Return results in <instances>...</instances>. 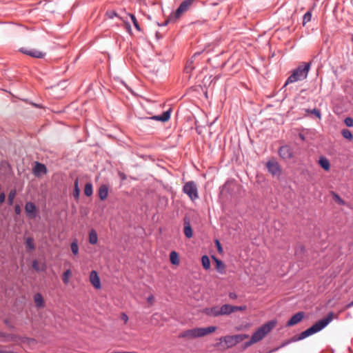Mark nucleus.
Instances as JSON below:
<instances>
[{
	"label": "nucleus",
	"mask_w": 353,
	"mask_h": 353,
	"mask_svg": "<svg viewBox=\"0 0 353 353\" xmlns=\"http://www.w3.org/2000/svg\"><path fill=\"white\" fill-rule=\"evenodd\" d=\"M70 248H71V251L74 254V255H77L78 253H79V245H78V242H77V239H74L70 244Z\"/></svg>",
	"instance_id": "obj_29"
},
{
	"label": "nucleus",
	"mask_w": 353,
	"mask_h": 353,
	"mask_svg": "<svg viewBox=\"0 0 353 353\" xmlns=\"http://www.w3.org/2000/svg\"><path fill=\"white\" fill-rule=\"evenodd\" d=\"M341 134L345 139H347L348 140H352L353 139L352 134L348 129H343L341 130Z\"/></svg>",
	"instance_id": "obj_30"
},
{
	"label": "nucleus",
	"mask_w": 353,
	"mask_h": 353,
	"mask_svg": "<svg viewBox=\"0 0 353 353\" xmlns=\"http://www.w3.org/2000/svg\"><path fill=\"white\" fill-rule=\"evenodd\" d=\"M334 313L333 312H329L327 315V316L324 319H322L317 322H316L314 324H313L310 327L307 328L305 331L302 332L298 338L295 339L294 337L291 340L289 341H296L299 340H303L314 334H316L321 330H322L323 328H325L333 319ZM289 343L288 344H290Z\"/></svg>",
	"instance_id": "obj_1"
},
{
	"label": "nucleus",
	"mask_w": 353,
	"mask_h": 353,
	"mask_svg": "<svg viewBox=\"0 0 353 353\" xmlns=\"http://www.w3.org/2000/svg\"><path fill=\"white\" fill-rule=\"evenodd\" d=\"M90 281L96 289L101 288L100 279L95 270L91 271L90 274Z\"/></svg>",
	"instance_id": "obj_13"
},
{
	"label": "nucleus",
	"mask_w": 353,
	"mask_h": 353,
	"mask_svg": "<svg viewBox=\"0 0 353 353\" xmlns=\"http://www.w3.org/2000/svg\"><path fill=\"white\" fill-rule=\"evenodd\" d=\"M183 192L186 194L192 201L199 198L197 186L192 181L187 182L183 185Z\"/></svg>",
	"instance_id": "obj_6"
},
{
	"label": "nucleus",
	"mask_w": 353,
	"mask_h": 353,
	"mask_svg": "<svg viewBox=\"0 0 353 353\" xmlns=\"http://www.w3.org/2000/svg\"><path fill=\"white\" fill-rule=\"evenodd\" d=\"M310 68L311 62L303 63L302 65H299L296 68L292 70V74L287 79L284 86H286L290 83L305 79L307 77Z\"/></svg>",
	"instance_id": "obj_2"
},
{
	"label": "nucleus",
	"mask_w": 353,
	"mask_h": 353,
	"mask_svg": "<svg viewBox=\"0 0 353 353\" xmlns=\"http://www.w3.org/2000/svg\"><path fill=\"white\" fill-rule=\"evenodd\" d=\"M20 51L25 54H27L28 56H30V57H34V58L41 59L45 56L44 52H42L36 49H26V48H22L20 49Z\"/></svg>",
	"instance_id": "obj_9"
},
{
	"label": "nucleus",
	"mask_w": 353,
	"mask_h": 353,
	"mask_svg": "<svg viewBox=\"0 0 353 353\" xmlns=\"http://www.w3.org/2000/svg\"><path fill=\"white\" fill-rule=\"evenodd\" d=\"M80 194V190L79 188V180L77 179L74 183L73 196L76 199H79Z\"/></svg>",
	"instance_id": "obj_25"
},
{
	"label": "nucleus",
	"mask_w": 353,
	"mask_h": 353,
	"mask_svg": "<svg viewBox=\"0 0 353 353\" xmlns=\"http://www.w3.org/2000/svg\"><path fill=\"white\" fill-rule=\"evenodd\" d=\"M256 342L255 341H253V339L252 337L251 336V339L250 341H246L244 344H243V348H247L248 347H250L251 345H252L253 343H255Z\"/></svg>",
	"instance_id": "obj_42"
},
{
	"label": "nucleus",
	"mask_w": 353,
	"mask_h": 353,
	"mask_svg": "<svg viewBox=\"0 0 353 353\" xmlns=\"http://www.w3.org/2000/svg\"><path fill=\"white\" fill-rule=\"evenodd\" d=\"M84 193L87 196H90L93 193L92 185L91 183H87L85 185Z\"/></svg>",
	"instance_id": "obj_28"
},
{
	"label": "nucleus",
	"mask_w": 353,
	"mask_h": 353,
	"mask_svg": "<svg viewBox=\"0 0 353 353\" xmlns=\"http://www.w3.org/2000/svg\"><path fill=\"white\" fill-rule=\"evenodd\" d=\"M334 196L339 203H343V201L340 198V196H339L337 194H335Z\"/></svg>",
	"instance_id": "obj_49"
},
{
	"label": "nucleus",
	"mask_w": 353,
	"mask_h": 353,
	"mask_svg": "<svg viewBox=\"0 0 353 353\" xmlns=\"http://www.w3.org/2000/svg\"><path fill=\"white\" fill-rule=\"evenodd\" d=\"M353 307V301L347 304L345 307V309H349L350 307Z\"/></svg>",
	"instance_id": "obj_50"
},
{
	"label": "nucleus",
	"mask_w": 353,
	"mask_h": 353,
	"mask_svg": "<svg viewBox=\"0 0 353 353\" xmlns=\"http://www.w3.org/2000/svg\"><path fill=\"white\" fill-rule=\"evenodd\" d=\"M26 244L27 248L30 250H33L35 248V245L34 243V241L31 237H28L26 240Z\"/></svg>",
	"instance_id": "obj_33"
},
{
	"label": "nucleus",
	"mask_w": 353,
	"mask_h": 353,
	"mask_svg": "<svg viewBox=\"0 0 353 353\" xmlns=\"http://www.w3.org/2000/svg\"><path fill=\"white\" fill-rule=\"evenodd\" d=\"M0 353H13V352L6 351L3 349H0Z\"/></svg>",
	"instance_id": "obj_52"
},
{
	"label": "nucleus",
	"mask_w": 353,
	"mask_h": 353,
	"mask_svg": "<svg viewBox=\"0 0 353 353\" xmlns=\"http://www.w3.org/2000/svg\"><path fill=\"white\" fill-rule=\"evenodd\" d=\"M34 301L37 307H43V299L42 295L40 293H37L34 296Z\"/></svg>",
	"instance_id": "obj_21"
},
{
	"label": "nucleus",
	"mask_w": 353,
	"mask_h": 353,
	"mask_svg": "<svg viewBox=\"0 0 353 353\" xmlns=\"http://www.w3.org/2000/svg\"><path fill=\"white\" fill-rule=\"evenodd\" d=\"M289 343H290V341H285L280 346H279V347H277L276 348H274V349L268 351L266 353H273V352H275L278 351L280 348H282V347L288 345Z\"/></svg>",
	"instance_id": "obj_37"
},
{
	"label": "nucleus",
	"mask_w": 353,
	"mask_h": 353,
	"mask_svg": "<svg viewBox=\"0 0 353 353\" xmlns=\"http://www.w3.org/2000/svg\"><path fill=\"white\" fill-rule=\"evenodd\" d=\"M223 341L228 347H232L235 345V341L233 336H226L223 338Z\"/></svg>",
	"instance_id": "obj_27"
},
{
	"label": "nucleus",
	"mask_w": 353,
	"mask_h": 353,
	"mask_svg": "<svg viewBox=\"0 0 353 353\" xmlns=\"http://www.w3.org/2000/svg\"><path fill=\"white\" fill-rule=\"evenodd\" d=\"M17 192L16 190H12L8 196V205H12L13 204L14 199L16 196Z\"/></svg>",
	"instance_id": "obj_31"
},
{
	"label": "nucleus",
	"mask_w": 353,
	"mask_h": 353,
	"mask_svg": "<svg viewBox=\"0 0 353 353\" xmlns=\"http://www.w3.org/2000/svg\"><path fill=\"white\" fill-rule=\"evenodd\" d=\"M311 114L316 116L317 118L321 119V111L316 108H314L312 110H310Z\"/></svg>",
	"instance_id": "obj_39"
},
{
	"label": "nucleus",
	"mask_w": 353,
	"mask_h": 353,
	"mask_svg": "<svg viewBox=\"0 0 353 353\" xmlns=\"http://www.w3.org/2000/svg\"><path fill=\"white\" fill-rule=\"evenodd\" d=\"M266 167L273 176H279L281 174V168L279 163L274 160L267 162Z\"/></svg>",
	"instance_id": "obj_7"
},
{
	"label": "nucleus",
	"mask_w": 353,
	"mask_h": 353,
	"mask_svg": "<svg viewBox=\"0 0 353 353\" xmlns=\"http://www.w3.org/2000/svg\"><path fill=\"white\" fill-rule=\"evenodd\" d=\"M32 268L37 272L40 271L38 262L36 260L32 261Z\"/></svg>",
	"instance_id": "obj_43"
},
{
	"label": "nucleus",
	"mask_w": 353,
	"mask_h": 353,
	"mask_svg": "<svg viewBox=\"0 0 353 353\" xmlns=\"http://www.w3.org/2000/svg\"><path fill=\"white\" fill-rule=\"evenodd\" d=\"M199 54V53H195L191 59L187 62L185 68V70L187 73L190 72L194 69V67L192 65L193 59Z\"/></svg>",
	"instance_id": "obj_24"
},
{
	"label": "nucleus",
	"mask_w": 353,
	"mask_h": 353,
	"mask_svg": "<svg viewBox=\"0 0 353 353\" xmlns=\"http://www.w3.org/2000/svg\"><path fill=\"white\" fill-rule=\"evenodd\" d=\"M233 337H234V339L235 341V345H236L237 343L242 341L243 339H247L248 337V334H236V335H233Z\"/></svg>",
	"instance_id": "obj_32"
},
{
	"label": "nucleus",
	"mask_w": 353,
	"mask_h": 353,
	"mask_svg": "<svg viewBox=\"0 0 353 353\" xmlns=\"http://www.w3.org/2000/svg\"><path fill=\"white\" fill-rule=\"evenodd\" d=\"M25 210L27 215L30 218H35L37 216V208L32 202H27L25 205Z\"/></svg>",
	"instance_id": "obj_12"
},
{
	"label": "nucleus",
	"mask_w": 353,
	"mask_h": 353,
	"mask_svg": "<svg viewBox=\"0 0 353 353\" xmlns=\"http://www.w3.org/2000/svg\"><path fill=\"white\" fill-rule=\"evenodd\" d=\"M221 315H229L233 312L232 305L224 304L220 307Z\"/></svg>",
	"instance_id": "obj_18"
},
{
	"label": "nucleus",
	"mask_w": 353,
	"mask_h": 353,
	"mask_svg": "<svg viewBox=\"0 0 353 353\" xmlns=\"http://www.w3.org/2000/svg\"><path fill=\"white\" fill-rule=\"evenodd\" d=\"M204 313L210 316H221L220 307L214 306L204 309Z\"/></svg>",
	"instance_id": "obj_17"
},
{
	"label": "nucleus",
	"mask_w": 353,
	"mask_h": 353,
	"mask_svg": "<svg viewBox=\"0 0 353 353\" xmlns=\"http://www.w3.org/2000/svg\"><path fill=\"white\" fill-rule=\"evenodd\" d=\"M213 259L214 260V261L216 263V268L217 271L219 273L223 274L224 272L225 264L223 263L222 261L216 259L214 256H213Z\"/></svg>",
	"instance_id": "obj_22"
},
{
	"label": "nucleus",
	"mask_w": 353,
	"mask_h": 353,
	"mask_svg": "<svg viewBox=\"0 0 353 353\" xmlns=\"http://www.w3.org/2000/svg\"><path fill=\"white\" fill-rule=\"evenodd\" d=\"M216 330L215 326H210L207 327H196L190 330H187L181 332L179 335L182 338L194 339L197 337H202L208 334L214 332Z\"/></svg>",
	"instance_id": "obj_3"
},
{
	"label": "nucleus",
	"mask_w": 353,
	"mask_h": 353,
	"mask_svg": "<svg viewBox=\"0 0 353 353\" xmlns=\"http://www.w3.org/2000/svg\"><path fill=\"white\" fill-rule=\"evenodd\" d=\"M70 276H71L70 270H67L64 272L63 276H62V280L65 284H67L69 282V278Z\"/></svg>",
	"instance_id": "obj_34"
},
{
	"label": "nucleus",
	"mask_w": 353,
	"mask_h": 353,
	"mask_svg": "<svg viewBox=\"0 0 353 353\" xmlns=\"http://www.w3.org/2000/svg\"><path fill=\"white\" fill-rule=\"evenodd\" d=\"M130 17H131V19H132V22H133V24H134V27H135L138 30H140V27H139V26L138 21H137V19H136L135 16H134V15H133V14H131V15H130Z\"/></svg>",
	"instance_id": "obj_40"
},
{
	"label": "nucleus",
	"mask_w": 353,
	"mask_h": 353,
	"mask_svg": "<svg viewBox=\"0 0 353 353\" xmlns=\"http://www.w3.org/2000/svg\"><path fill=\"white\" fill-rule=\"evenodd\" d=\"M97 241H98L97 233L95 231V230L92 229L89 232V243L92 245H95V244H97Z\"/></svg>",
	"instance_id": "obj_20"
},
{
	"label": "nucleus",
	"mask_w": 353,
	"mask_h": 353,
	"mask_svg": "<svg viewBox=\"0 0 353 353\" xmlns=\"http://www.w3.org/2000/svg\"><path fill=\"white\" fill-rule=\"evenodd\" d=\"M121 319L126 323L128 321V316L125 313H122L121 315Z\"/></svg>",
	"instance_id": "obj_45"
},
{
	"label": "nucleus",
	"mask_w": 353,
	"mask_h": 353,
	"mask_svg": "<svg viewBox=\"0 0 353 353\" xmlns=\"http://www.w3.org/2000/svg\"><path fill=\"white\" fill-rule=\"evenodd\" d=\"M170 260L172 264L178 265L179 263V255L176 252L172 251L170 254Z\"/></svg>",
	"instance_id": "obj_23"
},
{
	"label": "nucleus",
	"mask_w": 353,
	"mask_h": 353,
	"mask_svg": "<svg viewBox=\"0 0 353 353\" xmlns=\"http://www.w3.org/2000/svg\"><path fill=\"white\" fill-rule=\"evenodd\" d=\"M109 187L106 184L100 185L98 191L99 196L101 201H104L108 196Z\"/></svg>",
	"instance_id": "obj_16"
},
{
	"label": "nucleus",
	"mask_w": 353,
	"mask_h": 353,
	"mask_svg": "<svg viewBox=\"0 0 353 353\" xmlns=\"http://www.w3.org/2000/svg\"><path fill=\"white\" fill-rule=\"evenodd\" d=\"M14 212L17 214H19L21 213V208L19 205H16L14 206Z\"/></svg>",
	"instance_id": "obj_47"
},
{
	"label": "nucleus",
	"mask_w": 353,
	"mask_h": 353,
	"mask_svg": "<svg viewBox=\"0 0 353 353\" xmlns=\"http://www.w3.org/2000/svg\"><path fill=\"white\" fill-rule=\"evenodd\" d=\"M319 163L325 170L327 171L330 168V164L329 161L325 157H321L319 160Z\"/></svg>",
	"instance_id": "obj_19"
},
{
	"label": "nucleus",
	"mask_w": 353,
	"mask_h": 353,
	"mask_svg": "<svg viewBox=\"0 0 353 353\" xmlns=\"http://www.w3.org/2000/svg\"><path fill=\"white\" fill-rule=\"evenodd\" d=\"M194 1L195 0H184L182 1L176 11L170 15L168 20L166 21L163 25L165 26L170 21H175L189 9V8Z\"/></svg>",
	"instance_id": "obj_5"
},
{
	"label": "nucleus",
	"mask_w": 353,
	"mask_h": 353,
	"mask_svg": "<svg viewBox=\"0 0 353 353\" xmlns=\"http://www.w3.org/2000/svg\"><path fill=\"white\" fill-rule=\"evenodd\" d=\"M289 343H290V341H285L280 346H279V347H277L276 348H274V349L268 351L266 353H273V352H275L278 351L280 348H282V347L288 345Z\"/></svg>",
	"instance_id": "obj_36"
},
{
	"label": "nucleus",
	"mask_w": 353,
	"mask_h": 353,
	"mask_svg": "<svg viewBox=\"0 0 353 353\" xmlns=\"http://www.w3.org/2000/svg\"><path fill=\"white\" fill-rule=\"evenodd\" d=\"M183 225H184V234L185 236L190 239L192 237V229L190 225V220L188 216H185L183 218Z\"/></svg>",
	"instance_id": "obj_11"
},
{
	"label": "nucleus",
	"mask_w": 353,
	"mask_h": 353,
	"mask_svg": "<svg viewBox=\"0 0 353 353\" xmlns=\"http://www.w3.org/2000/svg\"><path fill=\"white\" fill-rule=\"evenodd\" d=\"M170 113H171V109H169L165 112H163L161 115H157L153 116L150 117V119L156 120V121H160L162 122H165L169 120L170 118Z\"/></svg>",
	"instance_id": "obj_15"
},
{
	"label": "nucleus",
	"mask_w": 353,
	"mask_h": 353,
	"mask_svg": "<svg viewBox=\"0 0 353 353\" xmlns=\"http://www.w3.org/2000/svg\"><path fill=\"white\" fill-rule=\"evenodd\" d=\"M215 244H216V246L219 252H222L223 249H222V247H221V245L219 241L217 239L215 240Z\"/></svg>",
	"instance_id": "obj_44"
},
{
	"label": "nucleus",
	"mask_w": 353,
	"mask_h": 353,
	"mask_svg": "<svg viewBox=\"0 0 353 353\" xmlns=\"http://www.w3.org/2000/svg\"><path fill=\"white\" fill-rule=\"evenodd\" d=\"M312 19V14L310 11H307L303 17V23L305 25L307 22L310 21Z\"/></svg>",
	"instance_id": "obj_35"
},
{
	"label": "nucleus",
	"mask_w": 353,
	"mask_h": 353,
	"mask_svg": "<svg viewBox=\"0 0 353 353\" xmlns=\"http://www.w3.org/2000/svg\"><path fill=\"white\" fill-rule=\"evenodd\" d=\"M305 316V313L303 312H299L293 315L290 319L287 322L286 326L290 327L293 326L302 321Z\"/></svg>",
	"instance_id": "obj_10"
},
{
	"label": "nucleus",
	"mask_w": 353,
	"mask_h": 353,
	"mask_svg": "<svg viewBox=\"0 0 353 353\" xmlns=\"http://www.w3.org/2000/svg\"><path fill=\"white\" fill-rule=\"evenodd\" d=\"M275 325V321H270L259 327L252 335L253 341L257 343L262 340L274 328Z\"/></svg>",
	"instance_id": "obj_4"
},
{
	"label": "nucleus",
	"mask_w": 353,
	"mask_h": 353,
	"mask_svg": "<svg viewBox=\"0 0 353 353\" xmlns=\"http://www.w3.org/2000/svg\"><path fill=\"white\" fill-rule=\"evenodd\" d=\"M344 123L347 127H352L353 119L352 117H346L344 120Z\"/></svg>",
	"instance_id": "obj_38"
},
{
	"label": "nucleus",
	"mask_w": 353,
	"mask_h": 353,
	"mask_svg": "<svg viewBox=\"0 0 353 353\" xmlns=\"http://www.w3.org/2000/svg\"><path fill=\"white\" fill-rule=\"evenodd\" d=\"M229 297L231 299H237V295L236 293L234 292H230L229 294H228Z\"/></svg>",
	"instance_id": "obj_48"
},
{
	"label": "nucleus",
	"mask_w": 353,
	"mask_h": 353,
	"mask_svg": "<svg viewBox=\"0 0 353 353\" xmlns=\"http://www.w3.org/2000/svg\"><path fill=\"white\" fill-rule=\"evenodd\" d=\"M47 168L44 164L37 162L34 168L33 173L35 176H41V174H44L47 173Z\"/></svg>",
	"instance_id": "obj_14"
},
{
	"label": "nucleus",
	"mask_w": 353,
	"mask_h": 353,
	"mask_svg": "<svg viewBox=\"0 0 353 353\" xmlns=\"http://www.w3.org/2000/svg\"><path fill=\"white\" fill-rule=\"evenodd\" d=\"M153 300H154V297H153V296H148V299H147V301H148V302H149V303H152V302L153 301Z\"/></svg>",
	"instance_id": "obj_51"
},
{
	"label": "nucleus",
	"mask_w": 353,
	"mask_h": 353,
	"mask_svg": "<svg viewBox=\"0 0 353 353\" xmlns=\"http://www.w3.org/2000/svg\"><path fill=\"white\" fill-rule=\"evenodd\" d=\"M5 199H6V194L4 192H1L0 194V204H2L3 203H4Z\"/></svg>",
	"instance_id": "obj_46"
},
{
	"label": "nucleus",
	"mask_w": 353,
	"mask_h": 353,
	"mask_svg": "<svg viewBox=\"0 0 353 353\" xmlns=\"http://www.w3.org/2000/svg\"><path fill=\"white\" fill-rule=\"evenodd\" d=\"M201 263L205 270H208L210 268V259L207 255H204L201 257Z\"/></svg>",
	"instance_id": "obj_26"
},
{
	"label": "nucleus",
	"mask_w": 353,
	"mask_h": 353,
	"mask_svg": "<svg viewBox=\"0 0 353 353\" xmlns=\"http://www.w3.org/2000/svg\"><path fill=\"white\" fill-rule=\"evenodd\" d=\"M279 154L283 159H290L293 157V150L290 145H285L280 147Z\"/></svg>",
	"instance_id": "obj_8"
},
{
	"label": "nucleus",
	"mask_w": 353,
	"mask_h": 353,
	"mask_svg": "<svg viewBox=\"0 0 353 353\" xmlns=\"http://www.w3.org/2000/svg\"><path fill=\"white\" fill-rule=\"evenodd\" d=\"M247 307L245 305L234 306L232 305L233 312L236 311H243L245 310Z\"/></svg>",
	"instance_id": "obj_41"
}]
</instances>
